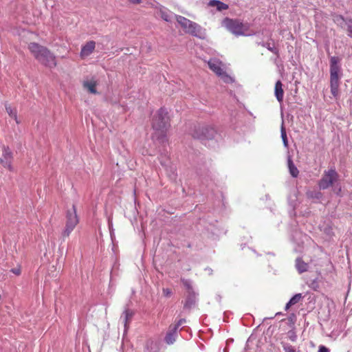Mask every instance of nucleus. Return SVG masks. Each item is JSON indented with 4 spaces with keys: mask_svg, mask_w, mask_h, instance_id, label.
<instances>
[{
    "mask_svg": "<svg viewBox=\"0 0 352 352\" xmlns=\"http://www.w3.org/2000/svg\"><path fill=\"white\" fill-rule=\"evenodd\" d=\"M170 329V331L165 337L166 342L168 344H173L175 342L177 333V331H175L173 328Z\"/></svg>",
    "mask_w": 352,
    "mask_h": 352,
    "instance_id": "18",
    "label": "nucleus"
},
{
    "mask_svg": "<svg viewBox=\"0 0 352 352\" xmlns=\"http://www.w3.org/2000/svg\"><path fill=\"white\" fill-rule=\"evenodd\" d=\"M182 282L186 289L187 293L195 292L190 282L186 279H182Z\"/></svg>",
    "mask_w": 352,
    "mask_h": 352,
    "instance_id": "23",
    "label": "nucleus"
},
{
    "mask_svg": "<svg viewBox=\"0 0 352 352\" xmlns=\"http://www.w3.org/2000/svg\"><path fill=\"white\" fill-rule=\"evenodd\" d=\"M151 126L153 129L152 138L161 143L164 142L170 128V117L166 108L162 107L155 112L152 118Z\"/></svg>",
    "mask_w": 352,
    "mask_h": 352,
    "instance_id": "1",
    "label": "nucleus"
},
{
    "mask_svg": "<svg viewBox=\"0 0 352 352\" xmlns=\"http://www.w3.org/2000/svg\"><path fill=\"white\" fill-rule=\"evenodd\" d=\"M296 267L298 272L301 274L307 271L308 265L302 258H298L296 260Z\"/></svg>",
    "mask_w": 352,
    "mask_h": 352,
    "instance_id": "15",
    "label": "nucleus"
},
{
    "mask_svg": "<svg viewBox=\"0 0 352 352\" xmlns=\"http://www.w3.org/2000/svg\"><path fill=\"white\" fill-rule=\"evenodd\" d=\"M289 339L292 341V342H295L297 339V336L296 335V333L293 331H290L289 333Z\"/></svg>",
    "mask_w": 352,
    "mask_h": 352,
    "instance_id": "31",
    "label": "nucleus"
},
{
    "mask_svg": "<svg viewBox=\"0 0 352 352\" xmlns=\"http://www.w3.org/2000/svg\"><path fill=\"white\" fill-rule=\"evenodd\" d=\"M318 352H329V350L324 346H320Z\"/></svg>",
    "mask_w": 352,
    "mask_h": 352,
    "instance_id": "32",
    "label": "nucleus"
},
{
    "mask_svg": "<svg viewBox=\"0 0 352 352\" xmlns=\"http://www.w3.org/2000/svg\"><path fill=\"white\" fill-rule=\"evenodd\" d=\"M160 16L162 19H164L166 21H170V14L164 11V10H160Z\"/></svg>",
    "mask_w": 352,
    "mask_h": 352,
    "instance_id": "25",
    "label": "nucleus"
},
{
    "mask_svg": "<svg viewBox=\"0 0 352 352\" xmlns=\"http://www.w3.org/2000/svg\"><path fill=\"white\" fill-rule=\"evenodd\" d=\"M96 43L94 41L87 42L84 46L82 47L80 51V56L83 58L89 56L94 50Z\"/></svg>",
    "mask_w": 352,
    "mask_h": 352,
    "instance_id": "10",
    "label": "nucleus"
},
{
    "mask_svg": "<svg viewBox=\"0 0 352 352\" xmlns=\"http://www.w3.org/2000/svg\"><path fill=\"white\" fill-rule=\"evenodd\" d=\"M281 345L285 352H296L294 346L285 342H281Z\"/></svg>",
    "mask_w": 352,
    "mask_h": 352,
    "instance_id": "22",
    "label": "nucleus"
},
{
    "mask_svg": "<svg viewBox=\"0 0 352 352\" xmlns=\"http://www.w3.org/2000/svg\"><path fill=\"white\" fill-rule=\"evenodd\" d=\"M96 86L97 82L94 80L85 81L83 82V87L87 89L91 94H97Z\"/></svg>",
    "mask_w": 352,
    "mask_h": 352,
    "instance_id": "14",
    "label": "nucleus"
},
{
    "mask_svg": "<svg viewBox=\"0 0 352 352\" xmlns=\"http://www.w3.org/2000/svg\"><path fill=\"white\" fill-rule=\"evenodd\" d=\"M214 130L211 128L205 127L202 129V136L205 138H209L213 135Z\"/></svg>",
    "mask_w": 352,
    "mask_h": 352,
    "instance_id": "20",
    "label": "nucleus"
},
{
    "mask_svg": "<svg viewBox=\"0 0 352 352\" xmlns=\"http://www.w3.org/2000/svg\"><path fill=\"white\" fill-rule=\"evenodd\" d=\"M209 6L212 7L216 6L219 11L228 9V6L227 4L218 0H211L209 2Z\"/></svg>",
    "mask_w": 352,
    "mask_h": 352,
    "instance_id": "16",
    "label": "nucleus"
},
{
    "mask_svg": "<svg viewBox=\"0 0 352 352\" xmlns=\"http://www.w3.org/2000/svg\"><path fill=\"white\" fill-rule=\"evenodd\" d=\"M274 94L277 100L281 103L283 100L284 91L280 80H278L275 84Z\"/></svg>",
    "mask_w": 352,
    "mask_h": 352,
    "instance_id": "11",
    "label": "nucleus"
},
{
    "mask_svg": "<svg viewBox=\"0 0 352 352\" xmlns=\"http://www.w3.org/2000/svg\"><path fill=\"white\" fill-rule=\"evenodd\" d=\"M129 1L134 5H139L142 3V0H129Z\"/></svg>",
    "mask_w": 352,
    "mask_h": 352,
    "instance_id": "33",
    "label": "nucleus"
},
{
    "mask_svg": "<svg viewBox=\"0 0 352 352\" xmlns=\"http://www.w3.org/2000/svg\"><path fill=\"white\" fill-rule=\"evenodd\" d=\"M267 47V49H268L270 51H271V52H273V53H276V52H277L276 50V49H274V48H273V47H271L270 46V45H268Z\"/></svg>",
    "mask_w": 352,
    "mask_h": 352,
    "instance_id": "34",
    "label": "nucleus"
},
{
    "mask_svg": "<svg viewBox=\"0 0 352 352\" xmlns=\"http://www.w3.org/2000/svg\"><path fill=\"white\" fill-rule=\"evenodd\" d=\"M195 298L196 296L195 292L187 293L186 300L184 303V308L188 309H190L195 302Z\"/></svg>",
    "mask_w": 352,
    "mask_h": 352,
    "instance_id": "12",
    "label": "nucleus"
},
{
    "mask_svg": "<svg viewBox=\"0 0 352 352\" xmlns=\"http://www.w3.org/2000/svg\"><path fill=\"white\" fill-rule=\"evenodd\" d=\"M134 316V311L131 309H126L123 314L122 317L124 318V323L125 329L129 327V325Z\"/></svg>",
    "mask_w": 352,
    "mask_h": 352,
    "instance_id": "13",
    "label": "nucleus"
},
{
    "mask_svg": "<svg viewBox=\"0 0 352 352\" xmlns=\"http://www.w3.org/2000/svg\"><path fill=\"white\" fill-rule=\"evenodd\" d=\"M176 20L186 33L195 36L198 35L201 29L200 25L180 15L176 16Z\"/></svg>",
    "mask_w": 352,
    "mask_h": 352,
    "instance_id": "6",
    "label": "nucleus"
},
{
    "mask_svg": "<svg viewBox=\"0 0 352 352\" xmlns=\"http://www.w3.org/2000/svg\"><path fill=\"white\" fill-rule=\"evenodd\" d=\"M6 110L8 114L16 121V124L20 123V122L18 120L17 111L15 108L8 105L6 106Z\"/></svg>",
    "mask_w": 352,
    "mask_h": 352,
    "instance_id": "19",
    "label": "nucleus"
},
{
    "mask_svg": "<svg viewBox=\"0 0 352 352\" xmlns=\"http://www.w3.org/2000/svg\"><path fill=\"white\" fill-rule=\"evenodd\" d=\"M338 179V174L335 169H329L324 171L322 177L319 181L318 185L320 189H327Z\"/></svg>",
    "mask_w": 352,
    "mask_h": 352,
    "instance_id": "7",
    "label": "nucleus"
},
{
    "mask_svg": "<svg viewBox=\"0 0 352 352\" xmlns=\"http://www.w3.org/2000/svg\"><path fill=\"white\" fill-rule=\"evenodd\" d=\"M281 137H282V139H283L285 146H287V134H286V132H285V129H283V127H282V129H281Z\"/></svg>",
    "mask_w": 352,
    "mask_h": 352,
    "instance_id": "29",
    "label": "nucleus"
},
{
    "mask_svg": "<svg viewBox=\"0 0 352 352\" xmlns=\"http://www.w3.org/2000/svg\"><path fill=\"white\" fill-rule=\"evenodd\" d=\"M340 58L338 56H331L330 58V87L331 93L337 98L339 94L340 86V66L339 65Z\"/></svg>",
    "mask_w": 352,
    "mask_h": 352,
    "instance_id": "3",
    "label": "nucleus"
},
{
    "mask_svg": "<svg viewBox=\"0 0 352 352\" xmlns=\"http://www.w3.org/2000/svg\"><path fill=\"white\" fill-rule=\"evenodd\" d=\"M347 20L348 19H345L341 15H336L333 19L334 22L337 23L338 25L341 26L342 28L343 27L344 23L346 24Z\"/></svg>",
    "mask_w": 352,
    "mask_h": 352,
    "instance_id": "21",
    "label": "nucleus"
},
{
    "mask_svg": "<svg viewBox=\"0 0 352 352\" xmlns=\"http://www.w3.org/2000/svg\"><path fill=\"white\" fill-rule=\"evenodd\" d=\"M345 25L347 27L348 36L352 37V20L348 19Z\"/></svg>",
    "mask_w": 352,
    "mask_h": 352,
    "instance_id": "26",
    "label": "nucleus"
},
{
    "mask_svg": "<svg viewBox=\"0 0 352 352\" xmlns=\"http://www.w3.org/2000/svg\"><path fill=\"white\" fill-rule=\"evenodd\" d=\"M11 272L16 276H19L21 273V267H16L11 270Z\"/></svg>",
    "mask_w": 352,
    "mask_h": 352,
    "instance_id": "30",
    "label": "nucleus"
},
{
    "mask_svg": "<svg viewBox=\"0 0 352 352\" xmlns=\"http://www.w3.org/2000/svg\"><path fill=\"white\" fill-rule=\"evenodd\" d=\"M1 299V296L0 295V300Z\"/></svg>",
    "mask_w": 352,
    "mask_h": 352,
    "instance_id": "36",
    "label": "nucleus"
},
{
    "mask_svg": "<svg viewBox=\"0 0 352 352\" xmlns=\"http://www.w3.org/2000/svg\"><path fill=\"white\" fill-rule=\"evenodd\" d=\"M79 220L77 215L76 208L75 205L72 206L71 210H68L66 214V223L65 228L62 232L63 239L68 237L71 232L74 230Z\"/></svg>",
    "mask_w": 352,
    "mask_h": 352,
    "instance_id": "4",
    "label": "nucleus"
},
{
    "mask_svg": "<svg viewBox=\"0 0 352 352\" xmlns=\"http://www.w3.org/2000/svg\"><path fill=\"white\" fill-rule=\"evenodd\" d=\"M222 25L232 34L239 36L243 35L247 28L238 19L226 18L222 21Z\"/></svg>",
    "mask_w": 352,
    "mask_h": 352,
    "instance_id": "5",
    "label": "nucleus"
},
{
    "mask_svg": "<svg viewBox=\"0 0 352 352\" xmlns=\"http://www.w3.org/2000/svg\"><path fill=\"white\" fill-rule=\"evenodd\" d=\"M209 68L218 76L223 78H228V76L224 72L223 68V63L217 59H210L208 62Z\"/></svg>",
    "mask_w": 352,
    "mask_h": 352,
    "instance_id": "9",
    "label": "nucleus"
},
{
    "mask_svg": "<svg viewBox=\"0 0 352 352\" xmlns=\"http://www.w3.org/2000/svg\"><path fill=\"white\" fill-rule=\"evenodd\" d=\"M28 50L35 59L45 67L53 68L57 65L56 56L46 47L37 43L32 42L28 44Z\"/></svg>",
    "mask_w": 352,
    "mask_h": 352,
    "instance_id": "2",
    "label": "nucleus"
},
{
    "mask_svg": "<svg viewBox=\"0 0 352 352\" xmlns=\"http://www.w3.org/2000/svg\"><path fill=\"white\" fill-rule=\"evenodd\" d=\"M162 294L165 297L168 298V297L171 296L173 292H172L171 289H170V288H163Z\"/></svg>",
    "mask_w": 352,
    "mask_h": 352,
    "instance_id": "27",
    "label": "nucleus"
},
{
    "mask_svg": "<svg viewBox=\"0 0 352 352\" xmlns=\"http://www.w3.org/2000/svg\"><path fill=\"white\" fill-rule=\"evenodd\" d=\"M13 155L12 153L8 146L2 148L1 154L0 155V164L10 171L14 170L12 166Z\"/></svg>",
    "mask_w": 352,
    "mask_h": 352,
    "instance_id": "8",
    "label": "nucleus"
},
{
    "mask_svg": "<svg viewBox=\"0 0 352 352\" xmlns=\"http://www.w3.org/2000/svg\"><path fill=\"white\" fill-rule=\"evenodd\" d=\"M186 322L185 319H179L178 322L173 326L170 327V328H173L175 331H177V329L181 326L182 324H184Z\"/></svg>",
    "mask_w": 352,
    "mask_h": 352,
    "instance_id": "28",
    "label": "nucleus"
},
{
    "mask_svg": "<svg viewBox=\"0 0 352 352\" xmlns=\"http://www.w3.org/2000/svg\"><path fill=\"white\" fill-rule=\"evenodd\" d=\"M302 296L301 294H296L289 300L290 304L294 305L296 303H298L300 300H302Z\"/></svg>",
    "mask_w": 352,
    "mask_h": 352,
    "instance_id": "24",
    "label": "nucleus"
},
{
    "mask_svg": "<svg viewBox=\"0 0 352 352\" xmlns=\"http://www.w3.org/2000/svg\"><path fill=\"white\" fill-rule=\"evenodd\" d=\"M287 164L290 174L292 177H296L298 175L299 171L290 157L288 158Z\"/></svg>",
    "mask_w": 352,
    "mask_h": 352,
    "instance_id": "17",
    "label": "nucleus"
},
{
    "mask_svg": "<svg viewBox=\"0 0 352 352\" xmlns=\"http://www.w3.org/2000/svg\"><path fill=\"white\" fill-rule=\"evenodd\" d=\"M292 306H293L292 304H290V301H289L285 305V310H288Z\"/></svg>",
    "mask_w": 352,
    "mask_h": 352,
    "instance_id": "35",
    "label": "nucleus"
}]
</instances>
